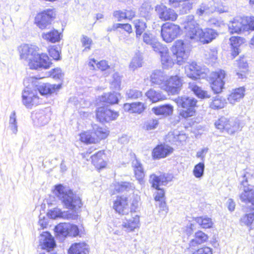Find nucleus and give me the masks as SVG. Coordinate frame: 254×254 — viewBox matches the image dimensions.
<instances>
[{
  "instance_id": "nucleus-35",
  "label": "nucleus",
  "mask_w": 254,
  "mask_h": 254,
  "mask_svg": "<svg viewBox=\"0 0 254 254\" xmlns=\"http://www.w3.org/2000/svg\"><path fill=\"white\" fill-rule=\"evenodd\" d=\"M152 112L156 115L167 116L171 115L173 111V107L170 104H164L152 109Z\"/></svg>"
},
{
  "instance_id": "nucleus-14",
  "label": "nucleus",
  "mask_w": 254,
  "mask_h": 254,
  "mask_svg": "<svg viewBox=\"0 0 254 254\" xmlns=\"http://www.w3.org/2000/svg\"><path fill=\"white\" fill-rule=\"evenodd\" d=\"M96 115L97 120L102 123H105L116 120L119 116V114L105 107H100L97 108Z\"/></svg>"
},
{
  "instance_id": "nucleus-62",
  "label": "nucleus",
  "mask_w": 254,
  "mask_h": 254,
  "mask_svg": "<svg viewBox=\"0 0 254 254\" xmlns=\"http://www.w3.org/2000/svg\"><path fill=\"white\" fill-rule=\"evenodd\" d=\"M192 254H212V249L208 247H203L195 251Z\"/></svg>"
},
{
  "instance_id": "nucleus-23",
  "label": "nucleus",
  "mask_w": 254,
  "mask_h": 254,
  "mask_svg": "<svg viewBox=\"0 0 254 254\" xmlns=\"http://www.w3.org/2000/svg\"><path fill=\"white\" fill-rule=\"evenodd\" d=\"M113 208L119 214H128L127 198L126 197L118 196L114 202Z\"/></svg>"
},
{
  "instance_id": "nucleus-4",
  "label": "nucleus",
  "mask_w": 254,
  "mask_h": 254,
  "mask_svg": "<svg viewBox=\"0 0 254 254\" xmlns=\"http://www.w3.org/2000/svg\"><path fill=\"white\" fill-rule=\"evenodd\" d=\"M193 35L189 37L187 40H190L191 42L199 41L205 44L210 43L218 36L217 32L211 28L202 30L199 27Z\"/></svg>"
},
{
  "instance_id": "nucleus-27",
  "label": "nucleus",
  "mask_w": 254,
  "mask_h": 254,
  "mask_svg": "<svg viewBox=\"0 0 254 254\" xmlns=\"http://www.w3.org/2000/svg\"><path fill=\"white\" fill-rule=\"evenodd\" d=\"M230 32L233 33H240L244 30V17H238L234 18L228 25Z\"/></svg>"
},
{
  "instance_id": "nucleus-30",
  "label": "nucleus",
  "mask_w": 254,
  "mask_h": 254,
  "mask_svg": "<svg viewBox=\"0 0 254 254\" xmlns=\"http://www.w3.org/2000/svg\"><path fill=\"white\" fill-rule=\"evenodd\" d=\"M88 253V246L85 243H74L68 250V254H87Z\"/></svg>"
},
{
  "instance_id": "nucleus-7",
  "label": "nucleus",
  "mask_w": 254,
  "mask_h": 254,
  "mask_svg": "<svg viewBox=\"0 0 254 254\" xmlns=\"http://www.w3.org/2000/svg\"><path fill=\"white\" fill-rule=\"evenodd\" d=\"M181 32L180 27L172 23H166L161 26V35L167 43L172 42L181 34Z\"/></svg>"
},
{
  "instance_id": "nucleus-53",
  "label": "nucleus",
  "mask_w": 254,
  "mask_h": 254,
  "mask_svg": "<svg viewBox=\"0 0 254 254\" xmlns=\"http://www.w3.org/2000/svg\"><path fill=\"white\" fill-rule=\"evenodd\" d=\"M158 123V120L157 119H149L145 122L144 127L148 130L154 129L157 127Z\"/></svg>"
},
{
  "instance_id": "nucleus-39",
  "label": "nucleus",
  "mask_w": 254,
  "mask_h": 254,
  "mask_svg": "<svg viewBox=\"0 0 254 254\" xmlns=\"http://www.w3.org/2000/svg\"><path fill=\"white\" fill-rule=\"evenodd\" d=\"M178 3L179 5L172 6L178 8V11H179L180 14H187L190 12V10L192 9L193 3L190 0H183Z\"/></svg>"
},
{
  "instance_id": "nucleus-63",
  "label": "nucleus",
  "mask_w": 254,
  "mask_h": 254,
  "mask_svg": "<svg viewBox=\"0 0 254 254\" xmlns=\"http://www.w3.org/2000/svg\"><path fill=\"white\" fill-rule=\"evenodd\" d=\"M113 16L118 19V21H121L126 19V15L125 11L122 10H116L113 13Z\"/></svg>"
},
{
  "instance_id": "nucleus-59",
  "label": "nucleus",
  "mask_w": 254,
  "mask_h": 254,
  "mask_svg": "<svg viewBox=\"0 0 254 254\" xmlns=\"http://www.w3.org/2000/svg\"><path fill=\"white\" fill-rule=\"evenodd\" d=\"M82 46L85 47L84 51L89 50L90 49V45L92 43V40L91 38L87 36L83 35L81 39Z\"/></svg>"
},
{
  "instance_id": "nucleus-31",
  "label": "nucleus",
  "mask_w": 254,
  "mask_h": 254,
  "mask_svg": "<svg viewBox=\"0 0 254 254\" xmlns=\"http://www.w3.org/2000/svg\"><path fill=\"white\" fill-rule=\"evenodd\" d=\"M245 39L238 36H233L230 38L232 48V55L236 57L240 53L239 47L244 43Z\"/></svg>"
},
{
  "instance_id": "nucleus-24",
  "label": "nucleus",
  "mask_w": 254,
  "mask_h": 254,
  "mask_svg": "<svg viewBox=\"0 0 254 254\" xmlns=\"http://www.w3.org/2000/svg\"><path fill=\"white\" fill-rule=\"evenodd\" d=\"M185 71L187 76L192 79L199 78L203 73L202 68L195 62L186 65Z\"/></svg>"
},
{
  "instance_id": "nucleus-3",
  "label": "nucleus",
  "mask_w": 254,
  "mask_h": 254,
  "mask_svg": "<svg viewBox=\"0 0 254 254\" xmlns=\"http://www.w3.org/2000/svg\"><path fill=\"white\" fill-rule=\"evenodd\" d=\"M175 101L179 107L183 108L180 112V115L182 117L187 118L194 115L195 112L194 108L197 103L195 99L184 96L178 97Z\"/></svg>"
},
{
  "instance_id": "nucleus-6",
  "label": "nucleus",
  "mask_w": 254,
  "mask_h": 254,
  "mask_svg": "<svg viewBox=\"0 0 254 254\" xmlns=\"http://www.w3.org/2000/svg\"><path fill=\"white\" fill-rule=\"evenodd\" d=\"M56 15V10L54 8H48L37 14L35 18V23L40 29H46L51 24Z\"/></svg>"
},
{
  "instance_id": "nucleus-32",
  "label": "nucleus",
  "mask_w": 254,
  "mask_h": 254,
  "mask_svg": "<svg viewBox=\"0 0 254 254\" xmlns=\"http://www.w3.org/2000/svg\"><path fill=\"white\" fill-rule=\"evenodd\" d=\"M144 104L141 102L125 103L124 105V110L130 113L140 114L144 111Z\"/></svg>"
},
{
  "instance_id": "nucleus-16",
  "label": "nucleus",
  "mask_w": 254,
  "mask_h": 254,
  "mask_svg": "<svg viewBox=\"0 0 254 254\" xmlns=\"http://www.w3.org/2000/svg\"><path fill=\"white\" fill-rule=\"evenodd\" d=\"M155 11L158 14L159 17L164 21H174L177 19L178 17L177 14L174 10L163 4L156 5L155 6Z\"/></svg>"
},
{
  "instance_id": "nucleus-47",
  "label": "nucleus",
  "mask_w": 254,
  "mask_h": 254,
  "mask_svg": "<svg viewBox=\"0 0 254 254\" xmlns=\"http://www.w3.org/2000/svg\"><path fill=\"white\" fill-rule=\"evenodd\" d=\"M122 76L118 72H116L112 76L111 87L115 90H119L121 87Z\"/></svg>"
},
{
  "instance_id": "nucleus-33",
  "label": "nucleus",
  "mask_w": 254,
  "mask_h": 254,
  "mask_svg": "<svg viewBox=\"0 0 254 254\" xmlns=\"http://www.w3.org/2000/svg\"><path fill=\"white\" fill-rule=\"evenodd\" d=\"M245 92V88L244 87L236 88L233 90L232 93L229 95L228 100L231 104H234L244 97Z\"/></svg>"
},
{
  "instance_id": "nucleus-38",
  "label": "nucleus",
  "mask_w": 254,
  "mask_h": 254,
  "mask_svg": "<svg viewBox=\"0 0 254 254\" xmlns=\"http://www.w3.org/2000/svg\"><path fill=\"white\" fill-rule=\"evenodd\" d=\"M135 28V37L138 40H140L142 34L144 33L147 28V25L145 21L141 19H135L133 21Z\"/></svg>"
},
{
  "instance_id": "nucleus-49",
  "label": "nucleus",
  "mask_w": 254,
  "mask_h": 254,
  "mask_svg": "<svg viewBox=\"0 0 254 254\" xmlns=\"http://www.w3.org/2000/svg\"><path fill=\"white\" fill-rule=\"evenodd\" d=\"M244 30L254 31V16L244 17Z\"/></svg>"
},
{
  "instance_id": "nucleus-8",
  "label": "nucleus",
  "mask_w": 254,
  "mask_h": 254,
  "mask_svg": "<svg viewBox=\"0 0 254 254\" xmlns=\"http://www.w3.org/2000/svg\"><path fill=\"white\" fill-rule=\"evenodd\" d=\"M54 230L56 236L64 238L67 236L76 237L79 235L78 226L69 223H60L55 226Z\"/></svg>"
},
{
  "instance_id": "nucleus-55",
  "label": "nucleus",
  "mask_w": 254,
  "mask_h": 254,
  "mask_svg": "<svg viewBox=\"0 0 254 254\" xmlns=\"http://www.w3.org/2000/svg\"><path fill=\"white\" fill-rule=\"evenodd\" d=\"M151 46L155 52H158L160 54V56L163 54V53H165V52L168 51L167 47H163V45L159 42H158L157 40H156L154 43L151 45Z\"/></svg>"
},
{
  "instance_id": "nucleus-15",
  "label": "nucleus",
  "mask_w": 254,
  "mask_h": 254,
  "mask_svg": "<svg viewBox=\"0 0 254 254\" xmlns=\"http://www.w3.org/2000/svg\"><path fill=\"white\" fill-rule=\"evenodd\" d=\"M122 224L123 229L127 232L134 231L139 227V216L137 214H127Z\"/></svg>"
},
{
  "instance_id": "nucleus-10",
  "label": "nucleus",
  "mask_w": 254,
  "mask_h": 254,
  "mask_svg": "<svg viewBox=\"0 0 254 254\" xmlns=\"http://www.w3.org/2000/svg\"><path fill=\"white\" fill-rule=\"evenodd\" d=\"M172 51L177 63L181 65L188 57V52L186 46L183 40L176 41L172 48Z\"/></svg>"
},
{
  "instance_id": "nucleus-26",
  "label": "nucleus",
  "mask_w": 254,
  "mask_h": 254,
  "mask_svg": "<svg viewBox=\"0 0 254 254\" xmlns=\"http://www.w3.org/2000/svg\"><path fill=\"white\" fill-rule=\"evenodd\" d=\"M94 166L98 169L104 168L107 163L105 159L106 158L104 150H100L90 157Z\"/></svg>"
},
{
  "instance_id": "nucleus-60",
  "label": "nucleus",
  "mask_w": 254,
  "mask_h": 254,
  "mask_svg": "<svg viewBox=\"0 0 254 254\" xmlns=\"http://www.w3.org/2000/svg\"><path fill=\"white\" fill-rule=\"evenodd\" d=\"M50 76L54 79H61L63 78L64 74L60 68L53 69L50 72Z\"/></svg>"
},
{
  "instance_id": "nucleus-12",
  "label": "nucleus",
  "mask_w": 254,
  "mask_h": 254,
  "mask_svg": "<svg viewBox=\"0 0 254 254\" xmlns=\"http://www.w3.org/2000/svg\"><path fill=\"white\" fill-rule=\"evenodd\" d=\"M39 50V48L35 45H23L19 49L20 58L31 64L38 56Z\"/></svg>"
},
{
  "instance_id": "nucleus-11",
  "label": "nucleus",
  "mask_w": 254,
  "mask_h": 254,
  "mask_svg": "<svg viewBox=\"0 0 254 254\" xmlns=\"http://www.w3.org/2000/svg\"><path fill=\"white\" fill-rule=\"evenodd\" d=\"M225 76L226 73L222 69L212 73L210 77L211 87L215 93L218 94L222 91L225 83L223 79Z\"/></svg>"
},
{
  "instance_id": "nucleus-29",
  "label": "nucleus",
  "mask_w": 254,
  "mask_h": 254,
  "mask_svg": "<svg viewBox=\"0 0 254 254\" xmlns=\"http://www.w3.org/2000/svg\"><path fill=\"white\" fill-rule=\"evenodd\" d=\"M167 77L163 72L159 70H154L150 76V81L152 85H158L162 89Z\"/></svg>"
},
{
  "instance_id": "nucleus-21",
  "label": "nucleus",
  "mask_w": 254,
  "mask_h": 254,
  "mask_svg": "<svg viewBox=\"0 0 254 254\" xmlns=\"http://www.w3.org/2000/svg\"><path fill=\"white\" fill-rule=\"evenodd\" d=\"M31 117L33 124L37 127L46 125L50 120L49 116L43 110L33 111Z\"/></svg>"
},
{
  "instance_id": "nucleus-22",
  "label": "nucleus",
  "mask_w": 254,
  "mask_h": 254,
  "mask_svg": "<svg viewBox=\"0 0 254 254\" xmlns=\"http://www.w3.org/2000/svg\"><path fill=\"white\" fill-rule=\"evenodd\" d=\"M199 27V24L194 19V16L192 15L186 17L184 28L186 31V38L187 39L189 37L193 35V33L196 32V29Z\"/></svg>"
},
{
  "instance_id": "nucleus-28",
  "label": "nucleus",
  "mask_w": 254,
  "mask_h": 254,
  "mask_svg": "<svg viewBox=\"0 0 254 254\" xmlns=\"http://www.w3.org/2000/svg\"><path fill=\"white\" fill-rule=\"evenodd\" d=\"M36 68H49L52 63L46 54L39 53L35 61L33 62Z\"/></svg>"
},
{
  "instance_id": "nucleus-58",
  "label": "nucleus",
  "mask_w": 254,
  "mask_h": 254,
  "mask_svg": "<svg viewBox=\"0 0 254 254\" xmlns=\"http://www.w3.org/2000/svg\"><path fill=\"white\" fill-rule=\"evenodd\" d=\"M237 64L241 72H246L248 70V64L244 58H241L237 61Z\"/></svg>"
},
{
  "instance_id": "nucleus-64",
  "label": "nucleus",
  "mask_w": 254,
  "mask_h": 254,
  "mask_svg": "<svg viewBox=\"0 0 254 254\" xmlns=\"http://www.w3.org/2000/svg\"><path fill=\"white\" fill-rule=\"evenodd\" d=\"M195 235L200 240V241H202V244L205 242L208 239L207 235L201 231H198L195 232Z\"/></svg>"
},
{
  "instance_id": "nucleus-1",
  "label": "nucleus",
  "mask_w": 254,
  "mask_h": 254,
  "mask_svg": "<svg viewBox=\"0 0 254 254\" xmlns=\"http://www.w3.org/2000/svg\"><path fill=\"white\" fill-rule=\"evenodd\" d=\"M54 193L65 208L71 210L72 211H62L61 209L56 207L49 210L48 213L51 218L52 219L61 218L67 220H76L78 218L76 211L80 208L83 205L80 197L73 192L71 189L65 187L62 184L55 186Z\"/></svg>"
},
{
  "instance_id": "nucleus-48",
  "label": "nucleus",
  "mask_w": 254,
  "mask_h": 254,
  "mask_svg": "<svg viewBox=\"0 0 254 254\" xmlns=\"http://www.w3.org/2000/svg\"><path fill=\"white\" fill-rule=\"evenodd\" d=\"M205 165L203 162H199L194 166L193 174L196 178H201L204 175Z\"/></svg>"
},
{
  "instance_id": "nucleus-46",
  "label": "nucleus",
  "mask_w": 254,
  "mask_h": 254,
  "mask_svg": "<svg viewBox=\"0 0 254 254\" xmlns=\"http://www.w3.org/2000/svg\"><path fill=\"white\" fill-rule=\"evenodd\" d=\"M142 57L140 54L136 53L131 60L129 68L134 70L137 68L142 66Z\"/></svg>"
},
{
  "instance_id": "nucleus-36",
  "label": "nucleus",
  "mask_w": 254,
  "mask_h": 254,
  "mask_svg": "<svg viewBox=\"0 0 254 254\" xmlns=\"http://www.w3.org/2000/svg\"><path fill=\"white\" fill-rule=\"evenodd\" d=\"M61 35V33L59 32L57 30L53 29L48 32L43 33L42 37L48 42L54 43L60 41Z\"/></svg>"
},
{
  "instance_id": "nucleus-45",
  "label": "nucleus",
  "mask_w": 254,
  "mask_h": 254,
  "mask_svg": "<svg viewBox=\"0 0 254 254\" xmlns=\"http://www.w3.org/2000/svg\"><path fill=\"white\" fill-rule=\"evenodd\" d=\"M146 96L152 102H156L164 99V96L160 92L150 89L146 93Z\"/></svg>"
},
{
  "instance_id": "nucleus-18",
  "label": "nucleus",
  "mask_w": 254,
  "mask_h": 254,
  "mask_svg": "<svg viewBox=\"0 0 254 254\" xmlns=\"http://www.w3.org/2000/svg\"><path fill=\"white\" fill-rule=\"evenodd\" d=\"M40 245L42 249L48 251L53 250L56 246V242L54 238L49 232H44L40 235L39 240Z\"/></svg>"
},
{
  "instance_id": "nucleus-34",
  "label": "nucleus",
  "mask_w": 254,
  "mask_h": 254,
  "mask_svg": "<svg viewBox=\"0 0 254 254\" xmlns=\"http://www.w3.org/2000/svg\"><path fill=\"white\" fill-rule=\"evenodd\" d=\"M119 96L120 94L115 92H108L99 97V100L110 105L115 104L119 102Z\"/></svg>"
},
{
  "instance_id": "nucleus-51",
  "label": "nucleus",
  "mask_w": 254,
  "mask_h": 254,
  "mask_svg": "<svg viewBox=\"0 0 254 254\" xmlns=\"http://www.w3.org/2000/svg\"><path fill=\"white\" fill-rule=\"evenodd\" d=\"M241 223L250 226L254 221V212L246 214L241 218Z\"/></svg>"
},
{
  "instance_id": "nucleus-43",
  "label": "nucleus",
  "mask_w": 254,
  "mask_h": 254,
  "mask_svg": "<svg viewBox=\"0 0 254 254\" xmlns=\"http://www.w3.org/2000/svg\"><path fill=\"white\" fill-rule=\"evenodd\" d=\"M92 130L94 136L98 139H103L107 137L108 133L106 129L104 128L99 127L96 125L93 126Z\"/></svg>"
},
{
  "instance_id": "nucleus-42",
  "label": "nucleus",
  "mask_w": 254,
  "mask_h": 254,
  "mask_svg": "<svg viewBox=\"0 0 254 254\" xmlns=\"http://www.w3.org/2000/svg\"><path fill=\"white\" fill-rule=\"evenodd\" d=\"M161 61L163 68L165 69L172 67L174 64V60L169 55L168 51L161 55Z\"/></svg>"
},
{
  "instance_id": "nucleus-13",
  "label": "nucleus",
  "mask_w": 254,
  "mask_h": 254,
  "mask_svg": "<svg viewBox=\"0 0 254 254\" xmlns=\"http://www.w3.org/2000/svg\"><path fill=\"white\" fill-rule=\"evenodd\" d=\"M173 175L170 173L159 172L157 174L150 176L149 182L153 188H159L160 186H166L172 181Z\"/></svg>"
},
{
  "instance_id": "nucleus-5",
  "label": "nucleus",
  "mask_w": 254,
  "mask_h": 254,
  "mask_svg": "<svg viewBox=\"0 0 254 254\" xmlns=\"http://www.w3.org/2000/svg\"><path fill=\"white\" fill-rule=\"evenodd\" d=\"M215 127L221 132L226 131L232 134L237 131L240 128L239 121L237 119H228L221 117L214 124Z\"/></svg>"
},
{
  "instance_id": "nucleus-19",
  "label": "nucleus",
  "mask_w": 254,
  "mask_h": 254,
  "mask_svg": "<svg viewBox=\"0 0 254 254\" xmlns=\"http://www.w3.org/2000/svg\"><path fill=\"white\" fill-rule=\"evenodd\" d=\"M62 87V83L51 84L48 83H39L36 88L42 95H51L55 93Z\"/></svg>"
},
{
  "instance_id": "nucleus-56",
  "label": "nucleus",
  "mask_w": 254,
  "mask_h": 254,
  "mask_svg": "<svg viewBox=\"0 0 254 254\" xmlns=\"http://www.w3.org/2000/svg\"><path fill=\"white\" fill-rule=\"evenodd\" d=\"M9 124L10 127L12 130L13 132L14 133H16L17 131V126L15 113L14 112H13L10 115L9 119Z\"/></svg>"
},
{
  "instance_id": "nucleus-44",
  "label": "nucleus",
  "mask_w": 254,
  "mask_h": 254,
  "mask_svg": "<svg viewBox=\"0 0 254 254\" xmlns=\"http://www.w3.org/2000/svg\"><path fill=\"white\" fill-rule=\"evenodd\" d=\"M194 220L202 228L204 229L211 228L213 224L211 219L207 217H197Z\"/></svg>"
},
{
  "instance_id": "nucleus-25",
  "label": "nucleus",
  "mask_w": 254,
  "mask_h": 254,
  "mask_svg": "<svg viewBox=\"0 0 254 254\" xmlns=\"http://www.w3.org/2000/svg\"><path fill=\"white\" fill-rule=\"evenodd\" d=\"M111 188L114 190L113 194L133 190L135 188L132 183L128 182H115L112 184Z\"/></svg>"
},
{
  "instance_id": "nucleus-40",
  "label": "nucleus",
  "mask_w": 254,
  "mask_h": 254,
  "mask_svg": "<svg viewBox=\"0 0 254 254\" xmlns=\"http://www.w3.org/2000/svg\"><path fill=\"white\" fill-rule=\"evenodd\" d=\"M132 165L134 168V172L135 177L138 181H141L144 177L143 169L141 163L136 159L132 162Z\"/></svg>"
},
{
  "instance_id": "nucleus-37",
  "label": "nucleus",
  "mask_w": 254,
  "mask_h": 254,
  "mask_svg": "<svg viewBox=\"0 0 254 254\" xmlns=\"http://www.w3.org/2000/svg\"><path fill=\"white\" fill-rule=\"evenodd\" d=\"M188 88L198 97L201 99L208 98L210 96L207 92L202 90L194 82H190Z\"/></svg>"
},
{
  "instance_id": "nucleus-20",
  "label": "nucleus",
  "mask_w": 254,
  "mask_h": 254,
  "mask_svg": "<svg viewBox=\"0 0 254 254\" xmlns=\"http://www.w3.org/2000/svg\"><path fill=\"white\" fill-rule=\"evenodd\" d=\"M22 103L27 108H31L38 102V97L28 87L25 89L22 94Z\"/></svg>"
},
{
  "instance_id": "nucleus-52",
  "label": "nucleus",
  "mask_w": 254,
  "mask_h": 254,
  "mask_svg": "<svg viewBox=\"0 0 254 254\" xmlns=\"http://www.w3.org/2000/svg\"><path fill=\"white\" fill-rule=\"evenodd\" d=\"M142 95V92L136 89H131L127 91L126 96L130 99H136Z\"/></svg>"
},
{
  "instance_id": "nucleus-61",
  "label": "nucleus",
  "mask_w": 254,
  "mask_h": 254,
  "mask_svg": "<svg viewBox=\"0 0 254 254\" xmlns=\"http://www.w3.org/2000/svg\"><path fill=\"white\" fill-rule=\"evenodd\" d=\"M157 191L155 193L154 199L155 201H161L164 200L165 197V191L163 189H161L159 187V188H155Z\"/></svg>"
},
{
  "instance_id": "nucleus-17",
  "label": "nucleus",
  "mask_w": 254,
  "mask_h": 254,
  "mask_svg": "<svg viewBox=\"0 0 254 254\" xmlns=\"http://www.w3.org/2000/svg\"><path fill=\"white\" fill-rule=\"evenodd\" d=\"M174 149L168 145L165 144H158L152 151V156L153 159L158 160L164 158L170 155Z\"/></svg>"
},
{
  "instance_id": "nucleus-9",
  "label": "nucleus",
  "mask_w": 254,
  "mask_h": 254,
  "mask_svg": "<svg viewBox=\"0 0 254 254\" xmlns=\"http://www.w3.org/2000/svg\"><path fill=\"white\" fill-rule=\"evenodd\" d=\"M183 85V80L178 75L171 76L166 79L163 85L162 89L169 94H178L180 92Z\"/></svg>"
},
{
  "instance_id": "nucleus-54",
  "label": "nucleus",
  "mask_w": 254,
  "mask_h": 254,
  "mask_svg": "<svg viewBox=\"0 0 254 254\" xmlns=\"http://www.w3.org/2000/svg\"><path fill=\"white\" fill-rule=\"evenodd\" d=\"M142 39L144 43L150 46L156 40L154 36L148 32H144L143 34Z\"/></svg>"
},
{
  "instance_id": "nucleus-57",
  "label": "nucleus",
  "mask_w": 254,
  "mask_h": 254,
  "mask_svg": "<svg viewBox=\"0 0 254 254\" xmlns=\"http://www.w3.org/2000/svg\"><path fill=\"white\" fill-rule=\"evenodd\" d=\"M224 106V102L217 98H215L210 104V107L214 110L222 109Z\"/></svg>"
},
{
  "instance_id": "nucleus-41",
  "label": "nucleus",
  "mask_w": 254,
  "mask_h": 254,
  "mask_svg": "<svg viewBox=\"0 0 254 254\" xmlns=\"http://www.w3.org/2000/svg\"><path fill=\"white\" fill-rule=\"evenodd\" d=\"M80 140L86 144L95 143L98 139L95 137L92 131L89 130L80 134Z\"/></svg>"
},
{
  "instance_id": "nucleus-2",
  "label": "nucleus",
  "mask_w": 254,
  "mask_h": 254,
  "mask_svg": "<svg viewBox=\"0 0 254 254\" xmlns=\"http://www.w3.org/2000/svg\"><path fill=\"white\" fill-rule=\"evenodd\" d=\"M252 176L245 171H243L242 176L239 178L241 188L243 187L244 191L240 194V198L242 202L248 205L247 212L254 210V190L250 188L253 187L252 184Z\"/></svg>"
},
{
  "instance_id": "nucleus-50",
  "label": "nucleus",
  "mask_w": 254,
  "mask_h": 254,
  "mask_svg": "<svg viewBox=\"0 0 254 254\" xmlns=\"http://www.w3.org/2000/svg\"><path fill=\"white\" fill-rule=\"evenodd\" d=\"M50 56L55 61H59L61 59V51L60 47L54 46L49 50Z\"/></svg>"
}]
</instances>
